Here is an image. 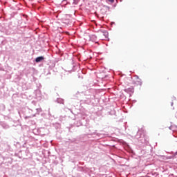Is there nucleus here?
<instances>
[{"label": "nucleus", "instance_id": "obj_14", "mask_svg": "<svg viewBox=\"0 0 177 177\" xmlns=\"http://www.w3.org/2000/svg\"><path fill=\"white\" fill-rule=\"evenodd\" d=\"M137 85L142 86V81L140 80L137 82Z\"/></svg>", "mask_w": 177, "mask_h": 177}, {"label": "nucleus", "instance_id": "obj_15", "mask_svg": "<svg viewBox=\"0 0 177 177\" xmlns=\"http://www.w3.org/2000/svg\"><path fill=\"white\" fill-rule=\"evenodd\" d=\"M109 2H111V3H114V0H107Z\"/></svg>", "mask_w": 177, "mask_h": 177}, {"label": "nucleus", "instance_id": "obj_6", "mask_svg": "<svg viewBox=\"0 0 177 177\" xmlns=\"http://www.w3.org/2000/svg\"><path fill=\"white\" fill-rule=\"evenodd\" d=\"M1 125L3 129H9V125L6 124V123H1Z\"/></svg>", "mask_w": 177, "mask_h": 177}, {"label": "nucleus", "instance_id": "obj_9", "mask_svg": "<svg viewBox=\"0 0 177 177\" xmlns=\"http://www.w3.org/2000/svg\"><path fill=\"white\" fill-rule=\"evenodd\" d=\"M77 171H79V172H83L84 167H77Z\"/></svg>", "mask_w": 177, "mask_h": 177}, {"label": "nucleus", "instance_id": "obj_2", "mask_svg": "<svg viewBox=\"0 0 177 177\" xmlns=\"http://www.w3.org/2000/svg\"><path fill=\"white\" fill-rule=\"evenodd\" d=\"M35 93L36 99L37 100H41V99H42V93H41V91L36 90L35 91Z\"/></svg>", "mask_w": 177, "mask_h": 177}, {"label": "nucleus", "instance_id": "obj_4", "mask_svg": "<svg viewBox=\"0 0 177 177\" xmlns=\"http://www.w3.org/2000/svg\"><path fill=\"white\" fill-rule=\"evenodd\" d=\"M97 39V37L95 35H91L90 36V41H92V42H96Z\"/></svg>", "mask_w": 177, "mask_h": 177}, {"label": "nucleus", "instance_id": "obj_7", "mask_svg": "<svg viewBox=\"0 0 177 177\" xmlns=\"http://www.w3.org/2000/svg\"><path fill=\"white\" fill-rule=\"evenodd\" d=\"M57 103H59L60 104H64V100H63L62 98H57Z\"/></svg>", "mask_w": 177, "mask_h": 177}, {"label": "nucleus", "instance_id": "obj_17", "mask_svg": "<svg viewBox=\"0 0 177 177\" xmlns=\"http://www.w3.org/2000/svg\"><path fill=\"white\" fill-rule=\"evenodd\" d=\"M171 106H174V102H171Z\"/></svg>", "mask_w": 177, "mask_h": 177}, {"label": "nucleus", "instance_id": "obj_3", "mask_svg": "<svg viewBox=\"0 0 177 177\" xmlns=\"http://www.w3.org/2000/svg\"><path fill=\"white\" fill-rule=\"evenodd\" d=\"M135 89L133 88V87H130L128 88H126L124 90V92H127V93H133Z\"/></svg>", "mask_w": 177, "mask_h": 177}, {"label": "nucleus", "instance_id": "obj_1", "mask_svg": "<svg viewBox=\"0 0 177 177\" xmlns=\"http://www.w3.org/2000/svg\"><path fill=\"white\" fill-rule=\"evenodd\" d=\"M135 138L141 143H146V137H145V134L142 133V131H140L137 132V135L135 136Z\"/></svg>", "mask_w": 177, "mask_h": 177}, {"label": "nucleus", "instance_id": "obj_10", "mask_svg": "<svg viewBox=\"0 0 177 177\" xmlns=\"http://www.w3.org/2000/svg\"><path fill=\"white\" fill-rule=\"evenodd\" d=\"M88 171H89L88 168H86L85 167H83V172H84L85 174H86V172H88Z\"/></svg>", "mask_w": 177, "mask_h": 177}, {"label": "nucleus", "instance_id": "obj_19", "mask_svg": "<svg viewBox=\"0 0 177 177\" xmlns=\"http://www.w3.org/2000/svg\"><path fill=\"white\" fill-rule=\"evenodd\" d=\"M169 158H172V157H169Z\"/></svg>", "mask_w": 177, "mask_h": 177}, {"label": "nucleus", "instance_id": "obj_11", "mask_svg": "<svg viewBox=\"0 0 177 177\" xmlns=\"http://www.w3.org/2000/svg\"><path fill=\"white\" fill-rule=\"evenodd\" d=\"M36 111H37V114H39V113H41L42 109L37 108V109H36Z\"/></svg>", "mask_w": 177, "mask_h": 177}, {"label": "nucleus", "instance_id": "obj_5", "mask_svg": "<svg viewBox=\"0 0 177 177\" xmlns=\"http://www.w3.org/2000/svg\"><path fill=\"white\" fill-rule=\"evenodd\" d=\"M45 58L44 57V56H40V57H37L35 59V62L36 63H40V62H42V60H44Z\"/></svg>", "mask_w": 177, "mask_h": 177}, {"label": "nucleus", "instance_id": "obj_13", "mask_svg": "<svg viewBox=\"0 0 177 177\" xmlns=\"http://www.w3.org/2000/svg\"><path fill=\"white\" fill-rule=\"evenodd\" d=\"M96 135H97V136H98L99 138H103V135H102V133H97Z\"/></svg>", "mask_w": 177, "mask_h": 177}, {"label": "nucleus", "instance_id": "obj_8", "mask_svg": "<svg viewBox=\"0 0 177 177\" xmlns=\"http://www.w3.org/2000/svg\"><path fill=\"white\" fill-rule=\"evenodd\" d=\"M102 33L105 38H109V32L107 30H102Z\"/></svg>", "mask_w": 177, "mask_h": 177}, {"label": "nucleus", "instance_id": "obj_12", "mask_svg": "<svg viewBox=\"0 0 177 177\" xmlns=\"http://www.w3.org/2000/svg\"><path fill=\"white\" fill-rule=\"evenodd\" d=\"M79 2H80V0H73L74 5H78Z\"/></svg>", "mask_w": 177, "mask_h": 177}, {"label": "nucleus", "instance_id": "obj_18", "mask_svg": "<svg viewBox=\"0 0 177 177\" xmlns=\"http://www.w3.org/2000/svg\"><path fill=\"white\" fill-rule=\"evenodd\" d=\"M136 77H137V78H139V76L137 75Z\"/></svg>", "mask_w": 177, "mask_h": 177}, {"label": "nucleus", "instance_id": "obj_16", "mask_svg": "<svg viewBox=\"0 0 177 177\" xmlns=\"http://www.w3.org/2000/svg\"><path fill=\"white\" fill-rule=\"evenodd\" d=\"M32 104L35 105V103H36V102H34V101H32Z\"/></svg>", "mask_w": 177, "mask_h": 177}]
</instances>
